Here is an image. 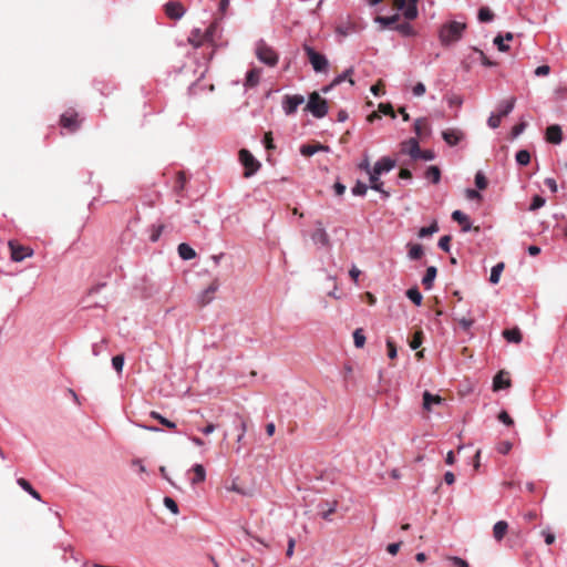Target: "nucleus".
<instances>
[{
	"instance_id": "1",
	"label": "nucleus",
	"mask_w": 567,
	"mask_h": 567,
	"mask_svg": "<svg viewBox=\"0 0 567 567\" xmlns=\"http://www.w3.org/2000/svg\"><path fill=\"white\" fill-rule=\"evenodd\" d=\"M466 24L458 21H451L440 30V40L443 45H450L462 39Z\"/></svg>"
},
{
	"instance_id": "2",
	"label": "nucleus",
	"mask_w": 567,
	"mask_h": 567,
	"mask_svg": "<svg viewBox=\"0 0 567 567\" xmlns=\"http://www.w3.org/2000/svg\"><path fill=\"white\" fill-rule=\"evenodd\" d=\"M303 111L316 118H323L329 112L328 102L317 91H313L309 93Z\"/></svg>"
},
{
	"instance_id": "3",
	"label": "nucleus",
	"mask_w": 567,
	"mask_h": 567,
	"mask_svg": "<svg viewBox=\"0 0 567 567\" xmlns=\"http://www.w3.org/2000/svg\"><path fill=\"white\" fill-rule=\"evenodd\" d=\"M303 51L316 73H326L329 68V61L322 53L317 52L312 47L305 43Z\"/></svg>"
},
{
	"instance_id": "4",
	"label": "nucleus",
	"mask_w": 567,
	"mask_h": 567,
	"mask_svg": "<svg viewBox=\"0 0 567 567\" xmlns=\"http://www.w3.org/2000/svg\"><path fill=\"white\" fill-rule=\"evenodd\" d=\"M256 55L260 62L268 66H275L278 62V54L262 40L257 43Z\"/></svg>"
},
{
	"instance_id": "5",
	"label": "nucleus",
	"mask_w": 567,
	"mask_h": 567,
	"mask_svg": "<svg viewBox=\"0 0 567 567\" xmlns=\"http://www.w3.org/2000/svg\"><path fill=\"white\" fill-rule=\"evenodd\" d=\"M306 102V97L301 94H286L281 101V107L287 116L297 113L298 107Z\"/></svg>"
},
{
	"instance_id": "6",
	"label": "nucleus",
	"mask_w": 567,
	"mask_h": 567,
	"mask_svg": "<svg viewBox=\"0 0 567 567\" xmlns=\"http://www.w3.org/2000/svg\"><path fill=\"white\" fill-rule=\"evenodd\" d=\"M239 159L243 166L246 168L245 176L249 177L257 173L260 167V163L255 156L246 148L239 151Z\"/></svg>"
},
{
	"instance_id": "7",
	"label": "nucleus",
	"mask_w": 567,
	"mask_h": 567,
	"mask_svg": "<svg viewBox=\"0 0 567 567\" xmlns=\"http://www.w3.org/2000/svg\"><path fill=\"white\" fill-rule=\"evenodd\" d=\"M395 164L393 158L383 156L374 163L370 174L381 176L382 174L391 172L395 167Z\"/></svg>"
},
{
	"instance_id": "8",
	"label": "nucleus",
	"mask_w": 567,
	"mask_h": 567,
	"mask_svg": "<svg viewBox=\"0 0 567 567\" xmlns=\"http://www.w3.org/2000/svg\"><path fill=\"white\" fill-rule=\"evenodd\" d=\"M311 240L320 247H326L330 243L329 235L320 220L316 221V229L311 234Z\"/></svg>"
},
{
	"instance_id": "9",
	"label": "nucleus",
	"mask_w": 567,
	"mask_h": 567,
	"mask_svg": "<svg viewBox=\"0 0 567 567\" xmlns=\"http://www.w3.org/2000/svg\"><path fill=\"white\" fill-rule=\"evenodd\" d=\"M465 135L460 128H446L442 131L443 141L451 147L458 145Z\"/></svg>"
},
{
	"instance_id": "10",
	"label": "nucleus",
	"mask_w": 567,
	"mask_h": 567,
	"mask_svg": "<svg viewBox=\"0 0 567 567\" xmlns=\"http://www.w3.org/2000/svg\"><path fill=\"white\" fill-rule=\"evenodd\" d=\"M9 247L11 250V259L16 262L22 261L33 254V251L30 248L18 244H13L12 241L9 243Z\"/></svg>"
},
{
	"instance_id": "11",
	"label": "nucleus",
	"mask_w": 567,
	"mask_h": 567,
	"mask_svg": "<svg viewBox=\"0 0 567 567\" xmlns=\"http://www.w3.org/2000/svg\"><path fill=\"white\" fill-rule=\"evenodd\" d=\"M165 13L174 20H179L184 13L185 9L182 3L176 1H171L165 4Z\"/></svg>"
},
{
	"instance_id": "12",
	"label": "nucleus",
	"mask_w": 567,
	"mask_h": 567,
	"mask_svg": "<svg viewBox=\"0 0 567 567\" xmlns=\"http://www.w3.org/2000/svg\"><path fill=\"white\" fill-rule=\"evenodd\" d=\"M78 114H69L64 113L60 117V124L63 128L69 130L70 132H75L80 127V123L78 121Z\"/></svg>"
},
{
	"instance_id": "13",
	"label": "nucleus",
	"mask_w": 567,
	"mask_h": 567,
	"mask_svg": "<svg viewBox=\"0 0 567 567\" xmlns=\"http://www.w3.org/2000/svg\"><path fill=\"white\" fill-rule=\"evenodd\" d=\"M300 154L307 157L313 156L318 152H329L330 147L320 143L302 144L300 146Z\"/></svg>"
},
{
	"instance_id": "14",
	"label": "nucleus",
	"mask_w": 567,
	"mask_h": 567,
	"mask_svg": "<svg viewBox=\"0 0 567 567\" xmlns=\"http://www.w3.org/2000/svg\"><path fill=\"white\" fill-rule=\"evenodd\" d=\"M546 140L551 144H560L563 141L561 127L557 124L549 125L546 128Z\"/></svg>"
},
{
	"instance_id": "15",
	"label": "nucleus",
	"mask_w": 567,
	"mask_h": 567,
	"mask_svg": "<svg viewBox=\"0 0 567 567\" xmlns=\"http://www.w3.org/2000/svg\"><path fill=\"white\" fill-rule=\"evenodd\" d=\"M402 145V151L404 153H408L412 159L416 161L421 151L419 141L415 137H411L408 141H405Z\"/></svg>"
},
{
	"instance_id": "16",
	"label": "nucleus",
	"mask_w": 567,
	"mask_h": 567,
	"mask_svg": "<svg viewBox=\"0 0 567 567\" xmlns=\"http://www.w3.org/2000/svg\"><path fill=\"white\" fill-rule=\"evenodd\" d=\"M452 219L462 226L463 233H468L472 229L470 217L462 210H454L452 213Z\"/></svg>"
},
{
	"instance_id": "17",
	"label": "nucleus",
	"mask_w": 567,
	"mask_h": 567,
	"mask_svg": "<svg viewBox=\"0 0 567 567\" xmlns=\"http://www.w3.org/2000/svg\"><path fill=\"white\" fill-rule=\"evenodd\" d=\"M337 501H323L318 504V508L320 511V515L326 520H331L330 515L337 509Z\"/></svg>"
},
{
	"instance_id": "18",
	"label": "nucleus",
	"mask_w": 567,
	"mask_h": 567,
	"mask_svg": "<svg viewBox=\"0 0 567 567\" xmlns=\"http://www.w3.org/2000/svg\"><path fill=\"white\" fill-rule=\"evenodd\" d=\"M369 181H370V188L375 192H379L381 194L382 199H388L391 196L390 192H388L383 188V182L380 181V176H378V175L374 176L373 174H370Z\"/></svg>"
},
{
	"instance_id": "19",
	"label": "nucleus",
	"mask_w": 567,
	"mask_h": 567,
	"mask_svg": "<svg viewBox=\"0 0 567 567\" xmlns=\"http://www.w3.org/2000/svg\"><path fill=\"white\" fill-rule=\"evenodd\" d=\"M220 27L217 21L212 22L204 31L206 42L214 44L219 38Z\"/></svg>"
},
{
	"instance_id": "20",
	"label": "nucleus",
	"mask_w": 567,
	"mask_h": 567,
	"mask_svg": "<svg viewBox=\"0 0 567 567\" xmlns=\"http://www.w3.org/2000/svg\"><path fill=\"white\" fill-rule=\"evenodd\" d=\"M219 285L217 281L212 282L198 297L199 302L205 306L213 300V295L217 291Z\"/></svg>"
},
{
	"instance_id": "21",
	"label": "nucleus",
	"mask_w": 567,
	"mask_h": 567,
	"mask_svg": "<svg viewBox=\"0 0 567 567\" xmlns=\"http://www.w3.org/2000/svg\"><path fill=\"white\" fill-rule=\"evenodd\" d=\"M514 106H515V99L514 97H511L508 100H503L497 105V113L496 114L501 118L504 117V116H507L514 110Z\"/></svg>"
},
{
	"instance_id": "22",
	"label": "nucleus",
	"mask_w": 567,
	"mask_h": 567,
	"mask_svg": "<svg viewBox=\"0 0 567 567\" xmlns=\"http://www.w3.org/2000/svg\"><path fill=\"white\" fill-rule=\"evenodd\" d=\"M188 42L194 48H199L206 42L204 32L199 28H194L188 35Z\"/></svg>"
},
{
	"instance_id": "23",
	"label": "nucleus",
	"mask_w": 567,
	"mask_h": 567,
	"mask_svg": "<svg viewBox=\"0 0 567 567\" xmlns=\"http://www.w3.org/2000/svg\"><path fill=\"white\" fill-rule=\"evenodd\" d=\"M437 269L435 266H430L426 268L425 274L422 278V284L425 287V289H431L433 287V282L436 278Z\"/></svg>"
},
{
	"instance_id": "24",
	"label": "nucleus",
	"mask_w": 567,
	"mask_h": 567,
	"mask_svg": "<svg viewBox=\"0 0 567 567\" xmlns=\"http://www.w3.org/2000/svg\"><path fill=\"white\" fill-rule=\"evenodd\" d=\"M177 251L183 260H192L196 257L195 249L186 243L179 244L177 247Z\"/></svg>"
},
{
	"instance_id": "25",
	"label": "nucleus",
	"mask_w": 567,
	"mask_h": 567,
	"mask_svg": "<svg viewBox=\"0 0 567 567\" xmlns=\"http://www.w3.org/2000/svg\"><path fill=\"white\" fill-rule=\"evenodd\" d=\"M442 398L440 395H434L429 391L423 392V409L426 411H431L432 405L441 404Z\"/></svg>"
},
{
	"instance_id": "26",
	"label": "nucleus",
	"mask_w": 567,
	"mask_h": 567,
	"mask_svg": "<svg viewBox=\"0 0 567 567\" xmlns=\"http://www.w3.org/2000/svg\"><path fill=\"white\" fill-rule=\"evenodd\" d=\"M17 484L24 491L27 492L32 498L37 499V501H41V495L39 494V492H37L33 486L30 484L29 481H27L25 478H18L17 480Z\"/></svg>"
},
{
	"instance_id": "27",
	"label": "nucleus",
	"mask_w": 567,
	"mask_h": 567,
	"mask_svg": "<svg viewBox=\"0 0 567 567\" xmlns=\"http://www.w3.org/2000/svg\"><path fill=\"white\" fill-rule=\"evenodd\" d=\"M233 422H234L235 427H236V429L238 430V432H239V433H238V435H237L236 441H237V443H240V442H241V440H243V439H244V436H245L246 431H247V424H246V421H245L240 415H237V414H236V415L234 416Z\"/></svg>"
},
{
	"instance_id": "28",
	"label": "nucleus",
	"mask_w": 567,
	"mask_h": 567,
	"mask_svg": "<svg viewBox=\"0 0 567 567\" xmlns=\"http://www.w3.org/2000/svg\"><path fill=\"white\" fill-rule=\"evenodd\" d=\"M259 79H260V70L251 69L246 74V80H245L244 85L246 86V89L254 87L259 83Z\"/></svg>"
},
{
	"instance_id": "29",
	"label": "nucleus",
	"mask_w": 567,
	"mask_h": 567,
	"mask_svg": "<svg viewBox=\"0 0 567 567\" xmlns=\"http://www.w3.org/2000/svg\"><path fill=\"white\" fill-rule=\"evenodd\" d=\"M511 381L508 378L504 377L503 372L497 373L493 379V389L494 391H499L508 388Z\"/></svg>"
},
{
	"instance_id": "30",
	"label": "nucleus",
	"mask_w": 567,
	"mask_h": 567,
	"mask_svg": "<svg viewBox=\"0 0 567 567\" xmlns=\"http://www.w3.org/2000/svg\"><path fill=\"white\" fill-rule=\"evenodd\" d=\"M405 296L410 299L415 306H421L423 296L416 286L411 287L406 290Z\"/></svg>"
},
{
	"instance_id": "31",
	"label": "nucleus",
	"mask_w": 567,
	"mask_h": 567,
	"mask_svg": "<svg viewBox=\"0 0 567 567\" xmlns=\"http://www.w3.org/2000/svg\"><path fill=\"white\" fill-rule=\"evenodd\" d=\"M507 528H508V524L505 520L496 522L493 527L494 538L498 542L502 540L507 532Z\"/></svg>"
},
{
	"instance_id": "32",
	"label": "nucleus",
	"mask_w": 567,
	"mask_h": 567,
	"mask_svg": "<svg viewBox=\"0 0 567 567\" xmlns=\"http://www.w3.org/2000/svg\"><path fill=\"white\" fill-rule=\"evenodd\" d=\"M425 177L433 184H439L441 181V169L436 165H431L425 171Z\"/></svg>"
},
{
	"instance_id": "33",
	"label": "nucleus",
	"mask_w": 567,
	"mask_h": 567,
	"mask_svg": "<svg viewBox=\"0 0 567 567\" xmlns=\"http://www.w3.org/2000/svg\"><path fill=\"white\" fill-rule=\"evenodd\" d=\"M439 224L436 220H433L429 226L426 227H421L419 229V233H417V236L420 238H426V237H430L432 236L433 234L437 233L439 231Z\"/></svg>"
},
{
	"instance_id": "34",
	"label": "nucleus",
	"mask_w": 567,
	"mask_h": 567,
	"mask_svg": "<svg viewBox=\"0 0 567 567\" xmlns=\"http://www.w3.org/2000/svg\"><path fill=\"white\" fill-rule=\"evenodd\" d=\"M194 472V477L192 478V484H198L205 481L206 478V470L202 464H195L192 467Z\"/></svg>"
},
{
	"instance_id": "35",
	"label": "nucleus",
	"mask_w": 567,
	"mask_h": 567,
	"mask_svg": "<svg viewBox=\"0 0 567 567\" xmlns=\"http://www.w3.org/2000/svg\"><path fill=\"white\" fill-rule=\"evenodd\" d=\"M494 13L488 7H481L478 9L477 19L482 23H489L494 20Z\"/></svg>"
},
{
	"instance_id": "36",
	"label": "nucleus",
	"mask_w": 567,
	"mask_h": 567,
	"mask_svg": "<svg viewBox=\"0 0 567 567\" xmlns=\"http://www.w3.org/2000/svg\"><path fill=\"white\" fill-rule=\"evenodd\" d=\"M503 336L508 342L519 343L522 341V333L517 328L504 330Z\"/></svg>"
},
{
	"instance_id": "37",
	"label": "nucleus",
	"mask_w": 567,
	"mask_h": 567,
	"mask_svg": "<svg viewBox=\"0 0 567 567\" xmlns=\"http://www.w3.org/2000/svg\"><path fill=\"white\" fill-rule=\"evenodd\" d=\"M504 262H498L491 269L489 282L496 285L499 282L502 271L504 270Z\"/></svg>"
},
{
	"instance_id": "38",
	"label": "nucleus",
	"mask_w": 567,
	"mask_h": 567,
	"mask_svg": "<svg viewBox=\"0 0 567 567\" xmlns=\"http://www.w3.org/2000/svg\"><path fill=\"white\" fill-rule=\"evenodd\" d=\"M399 20V14L393 16H377L374 22L381 24L383 28H389Z\"/></svg>"
},
{
	"instance_id": "39",
	"label": "nucleus",
	"mask_w": 567,
	"mask_h": 567,
	"mask_svg": "<svg viewBox=\"0 0 567 567\" xmlns=\"http://www.w3.org/2000/svg\"><path fill=\"white\" fill-rule=\"evenodd\" d=\"M424 250L420 244L409 245L408 257L411 260H419L423 256Z\"/></svg>"
},
{
	"instance_id": "40",
	"label": "nucleus",
	"mask_w": 567,
	"mask_h": 567,
	"mask_svg": "<svg viewBox=\"0 0 567 567\" xmlns=\"http://www.w3.org/2000/svg\"><path fill=\"white\" fill-rule=\"evenodd\" d=\"M352 73H353V69L352 68L347 69L346 71H343L341 74L337 75L332 80V85H339V84H341L346 80H348L349 83L351 85H353L354 81L351 78H349Z\"/></svg>"
},
{
	"instance_id": "41",
	"label": "nucleus",
	"mask_w": 567,
	"mask_h": 567,
	"mask_svg": "<svg viewBox=\"0 0 567 567\" xmlns=\"http://www.w3.org/2000/svg\"><path fill=\"white\" fill-rule=\"evenodd\" d=\"M394 29L403 37H413L415 34L413 27L409 22L399 23L394 27Z\"/></svg>"
},
{
	"instance_id": "42",
	"label": "nucleus",
	"mask_w": 567,
	"mask_h": 567,
	"mask_svg": "<svg viewBox=\"0 0 567 567\" xmlns=\"http://www.w3.org/2000/svg\"><path fill=\"white\" fill-rule=\"evenodd\" d=\"M401 10L403 11L404 18L408 20H413L417 17V7L414 3L405 2V7Z\"/></svg>"
},
{
	"instance_id": "43",
	"label": "nucleus",
	"mask_w": 567,
	"mask_h": 567,
	"mask_svg": "<svg viewBox=\"0 0 567 567\" xmlns=\"http://www.w3.org/2000/svg\"><path fill=\"white\" fill-rule=\"evenodd\" d=\"M515 159L519 166H526L530 162V154L527 150H520L516 153Z\"/></svg>"
},
{
	"instance_id": "44",
	"label": "nucleus",
	"mask_w": 567,
	"mask_h": 567,
	"mask_svg": "<svg viewBox=\"0 0 567 567\" xmlns=\"http://www.w3.org/2000/svg\"><path fill=\"white\" fill-rule=\"evenodd\" d=\"M369 186L361 182L357 181L355 185L351 188V193L354 196H364L368 192Z\"/></svg>"
},
{
	"instance_id": "45",
	"label": "nucleus",
	"mask_w": 567,
	"mask_h": 567,
	"mask_svg": "<svg viewBox=\"0 0 567 567\" xmlns=\"http://www.w3.org/2000/svg\"><path fill=\"white\" fill-rule=\"evenodd\" d=\"M546 199L540 195H534L529 205V210L535 212L545 206Z\"/></svg>"
},
{
	"instance_id": "46",
	"label": "nucleus",
	"mask_w": 567,
	"mask_h": 567,
	"mask_svg": "<svg viewBox=\"0 0 567 567\" xmlns=\"http://www.w3.org/2000/svg\"><path fill=\"white\" fill-rule=\"evenodd\" d=\"M474 182L478 190L485 189L487 187V178L482 171L476 172Z\"/></svg>"
},
{
	"instance_id": "47",
	"label": "nucleus",
	"mask_w": 567,
	"mask_h": 567,
	"mask_svg": "<svg viewBox=\"0 0 567 567\" xmlns=\"http://www.w3.org/2000/svg\"><path fill=\"white\" fill-rule=\"evenodd\" d=\"M124 362L125 358L123 354H116L112 358V367L117 373L122 372Z\"/></svg>"
},
{
	"instance_id": "48",
	"label": "nucleus",
	"mask_w": 567,
	"mask_h": 567,
	"mask_svg": "<svg viewBox=\"0 0 567 567\" xmlns=\"http://www.w3.org/2000/svg\"><path fill=\"white\" fill-rule=\"evenodd\" d=\"M151 416L153 419H156L159 421V423L168 429H175L176 427V424L172 421H169L168 419L164 417L163 415H161L159 413L157 412H151Z\"/></svg>"
},
{
	"instance_id": "49",
	"label": "nucleus",
	"mask_w": 567,
	"mask_h": 567,
	"mask_svg": "<svg viewBox=\"0 0 567 567\" xmlns=\"http://www.w3.org/2000/svg\"><path fill=\"white\" fill-rule=\"evenodd\" d=\"M353 341L357 348H362L365 343V336L363 334L362 329H357L353 332Z\"/></svg>"
},
{
	"instance_id": "50",
	"label": "nucleus",
	"mask_w": 567,
	"mask_h": 567,
	"mask_svg": "<svg viewBox=\"0 0 567 567\" xmlns=\"http://www.w3.org/2000/svg\"><path fill=\"white\" fill-rule=\"evenodd\" d=\"M451 239L452 238L450 235L442 236L437 243L439 248L445 252H449L451 249Z\"/></svg>"
},
{
	"instance_id": "51",
	"label": "nucleus",
	"mask_w": 567,
	"mask_h": 567,
	"mask_svg": "<svg viewBox=\"0 0 567 567\" xmlns=\"http://www.w3.org/2000/svg\"><path fill=\"white\" fill-rule=\"evenodd\" d=\"M422 344V331L414 333L413 338L409 341V346L412 350H417Z\"/></svg>"
},
{
	"instance_id": "52",
	"label": "nucleus",
	"mask_w": 567,
	"mask_h": 567,
	"mask_svg": "<svg viewBox=\"0 0 567 567\" xmlns=\"http://www.w3.org/2000/svg\"><path fill=\"white\" fill-rule=\"evenodd\" d=\"M504 41L505 40L502 34H497L493 40V43L497 47L498 51L501 52H507L509 50V47Z\"/></svg>"
},
{
	"instance_id": "53",
	"label": "nucleus",
	"mask_w": 567,
	"mask_h": 567,
	"mask_svg": "<svg viewBox=\"0 0 567 567\" xmlns=\"http://www.w3.org/2000/svg\"><path fill=\"white\" fill-rule=\"evenodd\" d=\"M164 505L173 514H178V505H177V503L172 497L165 496L164 497Z\"/></svg>"
},
{
	"instance_id": "54",
	"label": "nucleus",
	"mask_w": 567,
	"mask_h": 567,
	"mask_svg": "<svg viewBox=\"0 0 567 567\" xmlns=\"http://www.w3.org/2000/svg\"><path fill=\"white\" fill-rule=\"evenodd\" d=\"M435 157H436V154H435L434 151H432V150H421L420 154L417 156V159H423V161L430 162V161L435 159Z\"/></svg>"
},
{
	"instance_id": "55",
	"label": "nucleus",
	"mask_w": 567,
	"mask_h": 567,
	"mask_svg": "<svg viewBox=\"0 0 567 567\" xmlns=\"http://www.w3.org/2000/svg\"><path fill=\"white\" fill-rule=\"evenodd\" d=\"M447 559L453 567H470L468 563L458 556H450Z\"/></svg>"
},
{
	"instance_id": "56",
	"label": "nucleus",
	"mask_w": 567,
	"mask_h": 567,
	"mask_svg": "<svg viewBox=\"0 0 567 567\" xmlns=\"http://www.w3.org/2000/svg\"><path fill=\"white\" fill-rule=\"evenodd\" d=\"M501 117L496 113H491L489 117L487 118V125L495 130L499 127L501 125Z\"/></svg>"
},
{
	"instance_id": "57",
	"label": "nucleus",
	"mask_w": 567,
	"mask_h": 567,
	"mask_svg": "<svg viewBox=\"0 0 567 567\" xmlns=\"http://www.w3.org/2000/svg\"><path fill=\"white\" fill-rule=\"evenodd\" d=\"M164 229L163 225H157L152 227V233L150 235L151 241L155 243L159 239L162 231Z\"/></svg>"
},
{
	"instance_id": "58",
	"label": "nucleus",
	"mask_w": 567,
	"mask_h": 567,
	"mask_svg": "<svg viewBox=\"0 0 567 567\" xmlns=\"http://www.w3.org/2000/svg\"><path fill=\"white\" fill-rule=\"evenodd\" d=\"M386 348H388V357L390 359H395L398 355V350L395 343L391 339H386Z\"/></svg>"
},
{
	"instance_id": "59",
	"label": "nucleus",
	"mask_w": 567,
	"mask_h": 567,
	"mask_svg": "<svg viewBox=\"0 0 567 567\" xmlns=\"http://www.w3.org/2000/svg\"><path fill=\"white\" fill-rule=\"evenodd\" d=\"M498 420H499V422H502L503 424H505L507 426H511L514 424V421L511 417V415L504 410L499 412Z\"/></svg>"
},
{
	"instance_id": "60",
	"label": "nucleus",
	"mask_w": 567,
	"mask_h": 567,
	"mask_svg": "<svg viewBox=\"0 0 567 567\" xmlns=\"http://www.w3.org/2000/svg\"><path fill=\"white\" fill-rule=\"evenodd\" d=\"M513 445L508 441H503L497 445L498 453L506 455L512 450Z\"/></svg>"
},
{
	"instance_id": "61",
	"label": "nucleus",
	"mask_w": 567,
	"mask_h": 567,
	"mask_svg": "<svg viewBox=\"0 0 567 567\" xmlns=\"http://www.w3.org/2000/svg\"><path fill=\"white\" fill-rule=\"evenodd\" d=\"M550 72V68L547 64L539 65L535 69L534 74L536 76H546Z\"/></svg>"
},
{
	"instance_id": "62",
	"label": "nucleus",
	"mask_w": 567,
	"mask_h": 567,
	"mask_svg": "<svg viewBox=\"0 0 567 567\" xmlns=\"http://www.w3.org/2000/svg\"><path fill=\"white\" fill-rule=\"evenodd\" d=\"M525 128H526V123L522 122V123L516 124L512 128V137L513 138L518 137L525 131Z\"/></svg>"
},
{
	"instance_id": "63",
	"label": "nucleus",
	"mask_w": 567,
	"mask_h": 567,
	"mask_svg": "<svg viewBox=\"0 0 567 567\" xmlns=\"http://www.w3.org/2000/svg\"><path fill=\"white\" fill-rule=\"evenodd\" d=\"M425 85L422 83V82H417L413 89H412V93L414 96H422L424 93H425Z\"/></svg>"
},
{
	"instance_id": "64",
	"label": "nucleus",
	"mask_w": 567,
	"mask_h": 567,
	"mask_svg": "<svg viewBox=\"0 0 567 567\" xmlns=\"http://www.w3.org/2000/svg\"><path fill=\"white\" fill-rule=\"evenodd\" d=\"M473 323L474 321L472 319L461 318L458 320V324L464 331H468Z\"/></svg>"
}]
</instances>
